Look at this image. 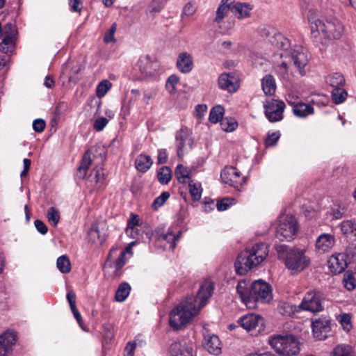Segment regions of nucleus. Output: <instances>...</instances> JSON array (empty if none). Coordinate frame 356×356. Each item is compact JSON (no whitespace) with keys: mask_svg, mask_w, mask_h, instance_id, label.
Here are the masks:
<instances>
[{"mask_svg":"<svg viewBox=\"0 0 356 356\" xmlns=\"http://www.w3.org/2000/svg\"><path fill=\"white\" fill-rule=\"evenodd\" d=\"M45 128V122L42 119H36L33 122V129L35 131L40 133Z\"/></svg>","mask_w":356,"mask_h":356,"instance_id":"obj_61","label":"nucleus"},{"mask_svg":"<svg viewBox=\"0 0 356 356\" xmlns=\"http://www.w3.org/2000/svg\"><path fill=\"white\" fill-rule=\"evenodd\" d=\"M175 175L179 182L185 183L190 177V170L182 164L177 165Z\"/></svg>","mask_w":356,"mask_h":356,"instance_id":"obj_41","label":"nucleus"},{"mask_svg":"<svg viewBox=\"0 0 356 356\" xmlns=\"http://www.w3.org/2000/svg\"><path fill=\"white\" fill-rule=\"evenodd\" d=\"M233 2L234 0H221L214 19L216 23H220L224 19L228 11L231 10L232 8L230 6Z\"/></svg>","mask_w":356,"mask_h":356,"instance_id":"obj_31","label":"nucleus"},{"mask_svg":"<svg viewBox=\"0 0 356 356\" xmlns=\"http://www.w3.org/2000/svg\"><path fill=\"white\" fill-rule=\"evenodd\" d=\"M189 192L193 201H199L202 197V188L200 183L191 180L188 184Z\"/></svg>","mask_w":356,"mask_h":356,"instance_id":"obj_39","label":"nucleus"},{"mask_svg":"<svg viewBox=\"0 0 356 356\" xmlns=\"http://www.w3.org/2000/svg\"><path fill=\"white\" fill-rule=\"evenodd\" d=\"M252 9V7L248 3L237 2L232 7L231 11L237 18L242 19L250 17Z\"/></svg>","mask_w":356,"mask_h":356,"instance_id":"obj_28","label":"nucleus"},{"mask_svg":"<svg viewBox=\"0 0 356 356\" xmlns=\"http://www.w3.org/2000/svg\"><path fill=\"white\" fill-rule=\"evenodd\" d=\"M179 79L176 75H171L168 77L166 82V88L170 93L175 92V86L178 83Z\"/></svg>","mask_w":356,"mask_h":356,"instance_id":"obj_53","label":"nucleus"},{"mask_svg":"<svg viewBox=\"0 0 356 356\" xmlns=\"http://www.w3.org/2000/svg\"><path fill=\"white\" fill-rule=\"evenodd\" d=\"M168 356H193L192 345L185 340L175 341L169 348Z\"/></svg>","mask_w":356,"mask_h":356,"instance_id":"obj_19","label":"nucleus"},{"mask_svg":"<svg viewBox=\"0 0 356 356\" xmlns=\"http://www.w3.org/2000/svg\"><path fill=\"white\" fill-rule=\"evenodd\" d=\"M346 253L350 259H353L356 257V241L348 245L346 248Z\"/></svg>","mask_w":356,"mask_h":356,"instance_id":"obj_63","label":"nucleus"},{"mask_svg":"<svg viewBox=\"0 0 356 356\" xmlns=\"http://www.w3.org/2000/svg\"><path fill=\"white\" fill-rule=\"evenodd\" d=\"M131 291V286L127 282H122L121 283L115 295V299L116 301L122 302H124L128 296L129 295Z\"/></svg>","mask_w":356,"mask_h":356,"instance_id":"obj_35","label":"nucleus"},{"mask_svg":"<svg viewBox=\"0 0 356 356\" xmlns=\"http://www.w3.org/2000/svg\"><path fill=\"white\" fill-rule=\"evenodd\" d=\"M66 264H67V255L66 254L62 255L57 259L56 266H57L58 269L63 273H67V266L65 265Z\"/></svg>","mask_w":356,"mask_h":356,"instance_id":"obj_56","label":"nucleus"},{"mask_svg":"<svg viewBox=\"0 0 356 356\" xmlns=\"http://www.w3.org/2000/svg\"><path fill=\"white\" fill-rule=\"evenodd\" d=\"M252 290L255 305L257 302H269L273 299L271 286L262 280L252 282Z\"/></svg>","mask_w":356,"mask_h":356,"instance_id":"obj_10","label":"nucleus"},{"mask_svg":"<svg viewBox=\"0 0 356 356\" xmlns=\"http://www.w3.org/2000/svg\"><path fill=\"white\" fill-rule=\"evenodd\" d=\"M157 178L162 184H167L172 178V170L168 166L162 167L157 174Z\"/></svg>","mask_w":356,"mask_h":356,"instance_id":"obj_42","label":"nucleus"},{"mask_svg":"<svg viewBox=\"0 0 356 356\" xmlns=\"http://www.w3.org/2000/svg\"><path fill=\"white\" fill-rule=\"evenodd\" d=\"M220 177L225 184L238 191L245 183V177H243L241 172L233 166L225 167L221 172Z\"/></svg>","mask_w":356,"mask_h":356,"instance_id":"obj_12","label":"nucleus"},{"mask_svg":"<svg viewBox=\"0 0 356 356\" xmlns=\"http://www.w3.org/2000/svg\"><path fill=\"white\" fill-rule=\"evenodd\" d=\"M108 122V120L106 118H99L94 122V129L97 131H100L104 129Z\"/></svg>","mask_w":356,"mask_h":356,"instance_id":"obj_57","label":"nucleus"},{"mask_svg":"<svg viewBox=\"0 0 356 356\" xmlns=\"http://www.w3.org/2000/svg\"><path fill=\"white\" fill-rule=\"evenodd\" d=\"M332 356H356V353L350 346L339 344L333 349Z\"/></svg>","mask_w":356,"mask_h":356,"instance_id":"obj_36","label":"nucleus"},{"mask_svg":"<svg viewBox=\"0 0 356 356\" xmlns=\"http://www.w3.org/2000/svg\"><path fill=\"white\" fill-rule=\"evenodd\" d=\"M322 294L318 291H310L305 293L301 303L300 310L308 311L312 313L323 310Z\"/></svg>","mask_w":356,"mask_h":356,"instance_id":"obj_9","label":"nucleus"},{"mask_svg":"<svg viewBox=\"0 0 356 356\" xmlns=\"http://www.w3.org/2000/svg\"><path fill=\"white\" fill-rule=\"evenodd\" d=\"M70 10L72 12L80 13L83 9L82 0H69Z\"/></svg>","mask_w":356,"mask_h":356,"instance_id":"obj_58","label":"nucleus"},{"mask_svg":"<svg viewBox=\"0 0 356 356\" xmlns=\"http://www.w3.org/2000/svg\"><path fill=\"white\" fill-rule=\"evenodd\" d=\"M343 284L344 287L348 291H353L356 288L355 277L352 273L348 272L343 275Z\"/></svg>","mask_w":356,"mask_h":356,"instance_id":"obj_47","label":"nucleus"},{"mask_svg":"<svg viewBox=\"0 0 356 356\" xmlns=\"http://www.w3.org/2000/svg\"><path fill=\"white\" fill-rule=\"evenodd\" d=\"M264 113L270 122H276L283 119L285 104L283 101L272 99L264 104Z\"/></svg>","mask_w":356,"mask_h":356,"instance_id":"obj_11","label":"nucleus"},{"mask_svg":"<svg viewBox=\"0 0 356 356\" xmlns=\"http://www.w3.org/2000/svg\"><path fill=\"white\" fill-rule=\"evenodd\" d=\"M238 323L252 335H257L265 328V322L262 316L254 314H248L241 316Z\"/></svg>","mask_w":356,"mask_h":356,"instance_id":"obj_7","label":"nucleus"},{"mask_svg":"<svg viewBox=\"0 0 356 356\" xmlns=\"http://www.w3.org/2000/svg\"><path fill=\"white\" fill-rule=\"evenodd\" d=\"M261 86L266 95H273L276 90V83L274 77L270 74L266 75L261 80Z\"/></svg>","mask_w":356,"mask_h":356,"instance_id":"obj_32","label":"nucleus"},{"mask_svg":"<svg viewBox=\"0 0 356 356\" xmlns=\"http://www.w3.org/2000/svg\"><path fill=\"white\" fill-rule=\"evenodd\" d=\"M196 11L195 6L192 4L191 3H188L185 5L183 9V12L181 14V17L184 18V16H191L193 15Z\"/></svg>","mask_w":356,"mask_h":356,"instance_id":"obj_59","label":"nucleus"},{"mask_svg":"<svg viewBox=\"0 0 356 356\" xmlns=\"http://www.w3.org/2000/svg\"><path fill=\"white\" fill-rule=\"evenodd\" d=\"M68 304L70 305V311L72 313L74 318L76 319L78 325L83 330H86L82 316L76 305L75 293L71 291H68Z\"/></svg>","mask_w":356,"mask_h":356,"instance_id":"obj_25","label":"nucleus"},{"mask_svg":"<svg viewBox=\"0 0 356 356\" xmlns=\"http://www.w3.org/2000/svg\"><path fill=\"white\" fill-rule=\"evenodd\" d=\"M218 86L222 90L234 92L239 88V79L234 73H222L218 78Z\"/></svg>","mask_w":356,"mask_h":356,"instance_id":"obj_17","label":"nucleus"},{"mask_svg":"<svg viewBox=\"0 0 356 356\" xmlns=\"http://www.w3.org/2000/svg\"><path fill=\"white\" fill-rule=\"evenodd\" d=\"M326 82L334 89L340 88L339 87L345 83V79L340 73H333L326 77Z\"/></svg>","mask_w":356,"mask_h":356,"instance_id":"obj_38","label":"nucleus"},{"mask_svg":"<svg viewBox=\"0 0 356 356\" xmlns=\"http://www.w3.org/2000/svg\"><path fill=\"white\" fill-rule=\"evenodd\" d=\"M268 246L266 243H259L250 248L242 251L234 263L236 273L245 275L249 270L261 264L268 255Z\"/></svg>","mask_w":356,"mask_h":356,"instance_id":"obj_3","label":"nucleus"},{"mask_svg":"<svg viewBox=\"0 0 356 356\" xmlns=\"http://www.w3.org/2000/svg\"><path fill=\"white\" fill-rule=\"evenodd\" d=\"M125 263V251H122L113 264L114 268L116 270H119L124 266Z\"/></svg>","mask_w":356,"mask_h":356,"instance_id":"obj_60","label":"nucleus"},{"mask_svg":"<svg viewBox=\"0 0 356 356\" xmlns=\"http://www.w3.org/2000/svg\"><path fill=\"white\" fill-rule=\"evenodd\" d=\"M177 69L184 74L189 73L193 68V58L188 52L180 53L177 59Z\"/></svg>","mask_w":356,"mask_h":356,"instance_id":"obj_22","label":"nucleus"},{"mask_svg":"<svg viewBox=\"0 0 356 356\" xmlns=\"http://www.w3.org/2000/svg\"><path fill=\"white\" fill-rule=\"evenodd\" d=\"M93 175L96 184L99 187H101L104 184L105 180V174L104 173L103 170L102 168H95L92 171L91 176Z\"/></svg>","mask_w":356,"mask_h":356,"instance_id":"obj_49","label":"nucleus"},{"mask_svg":"<svg viewBox=\"0 0 356 356\" xmlns=\"http://www.w3.org/2000/svg\"><path fill=\"white\" fill-rule=\"evenodd\" d=\"M112 83L107 79H104L99 83L96 88V94L98 97H102L106 95L111 89Z\"/></svg>","mask_w":356,"mask_h":356,"instance_id":"obj_45","label":"nucleus"},{"mask_svg":"<svg viewBox=\"0 0 356 356\" xmlns=\"http://www.w3.org/2000/svg\"><path fill=\"white\" fill-rule=\"evenodd\" d=\"M308 20L314 38L321 35L325 40H332L339 39L343 35V26L334 17L319 19L314 16L312 11H309Z\"/></svg>","mask_w":356,"mask_h":356,"instance_id":"obj_2","label":"nucleus"},{"mask_svg":"<svg viewBox=\"0 0 356 356\" xmlns=\"http://www.w3.org/2000/svg\"><path fill=\"white\" fill-rule=\"evenodd\" d=\"M342 234L347 238L356 237V218L345 220L340 224Z\"/></svg>","mask_w":356,"mask_h":356,"instance_id":"obj_26","label":"nucleus"},{"mask_svg":"<svg viewBox=\"0 0 356 356\" xmlns=\"http://www.w3.org/2000/svg\"><path fill=\"white\" fill-rule=\"evenodd\" d=\"M290 70V67L288 63V61L284 60L281 63V64L277 65L276 71L280 76L283 79H287L289 76V73Z\"/></svg>","mask_w":356,"mask_h":356,"instance_id":"obj_48","label":"nucleus"},{"mask_svg":"<svg viewBox=\"0 0 356 356\" xmlns=\"http://www.w3.org/2000/svg\"><path fill=\"white\" fill-rule=\"evenodd\" d=\"M165 3V0H152L149 6V12L155 14L161 10Z\"/></svg>","mask_w":356,"mask_h":356,"instance_id":"obj_51","label":"nucleus"},{"mask_svg":"<svg viewBox=\"0 0 356 356\" xmlns=\"http://www.w3.org/2000/svg\"><path fill=\"white\" fill-rule=\"evenodd\" d=\"M224 114V108L217 105L211 110L209 120L211 123H217L222 120Z\"/></svg>","mask_w":356,"mask_h":356,"instance_id":"obj_40","label":"nucleus"},{"mask_svg":"<svg viewBox=\"0 0 356 356\" xmlns=\"http://www.w3.org/2000/svg\"><path fill=\"white\" fill-rule=\"evenodd\" d=\"M331 331L330 321L326 318H320L312 322V332L315 338L323 340Z\"/></svg>","mask_w":356,"mask_h":356,"instance_id":"obj_18","label":"nucleus"},{"mask_svg":"<svg viewBox=\"0 0 356 356\" xmlns=\"http://www.w3.org/2000/svg\"><path fill=\"white\" fill-rule=\"evenodd\" d=\"M168 159V154L165 149H159L158 152L157 163L163 164L166 163Z\"/></svg>","mask_w":356,"mask_h":356,"instance_id":"obj_64","label":"nucleus"},{"mask_svg":"<svg viewBox=\"0 0 356 356\" xmlns=\"http://www.w3.org/2000/svg\"><path fill=\"white\" fill-rule=\"evenodd\" d=\"M47 218L49 224L53 227H56L60 220L59 210L54 207H51L47 210Z\"/></svg>","mask_w":356,"mask_h":356,"instance_id":"obj_43","label":"nucleus"},{"mask_svg":"<svg viewBox=\"0 0 356 356\" xmlns=\"http://www.w3.org/2000/svg\"><path fill=\"white\" fill-rule=\"evenodd\" d=\"M236 292L241 301L249 309L256 307L252 290V283L245 280H240L236 286Z\"/></svg>","mask_w":356,"mask_h":356,"instance_id":"obj_15","label":"nucleus"},{"mask_svg":"<svg viewBox=\"0 0 356 356\" xmlns=\"http://www.w3.org/2000/svg\"><path fill=\"white\" fill-rule=\"evenodd\" d=\"M279 259H282L286 267L292 274H298L310 264V259L306 255L305 250L296 247L280 245L276 247Z\"/></svg>","mask_w":356,"mask_h":356,"instance_id":"obj_4","label":"nucleus"},{"mask_svg":"<svg viewBox=\"0 0 356 356\" xmlns=\"http://www.w3.org/2000/svg\"><path fill=\"white\" fill-rule=\"evenodd\" d=\"M17 341V335L13 332H6L0 335V356H5L11 350Z\"/></svg>","mask_w":356,"mask_h":356,"instance_id":"obj_21","label":"nucleus"},{"mask_svg":"<svg viewBox=\"0 0 356 356\" xmlns=\"http://www.w3.org/2000/svg\"><path fill=\"white\" fill-rule=\"evenodd\" d=\"M271 347L279 354L293 356L300 352V343L293 335H277L269 340Z\"/></svg>","mask_w":356,"mask_h":356,"instance_id":"obj_5","label":"nucleus"},{"mask_svg":"<svg viewBox=\"0 0 356 356\" xmlns=\"http://www.w3.org/2000/svg\"><path fill=\"white\" fill-rule=\"evenodd\" d=\"M108 225L106 220L97 221L92 224L88 233V240L92 243L102 245L108 236Z\"/></svg>","mask_w":356,"mask_h":356,"instance_id":"obj_14","label":"nucleus"},{"mask_svg":"<svg viewBox=\"0 0 356 356\" xmlns=\"http://www.w3.org/2000/svg\"><path fill=\"white\" fill-rule=\"evenodd\" d=\"M138 63L140 72L146 77L154 76L159 68L158 63L148 55L140 57Z\"/></svg>","mask_w":356,"mask_h":356,"instance_id":"obj_20","label":"nucleus"},{"mask_svg":"<svg viewBox=\"0 0 356 356\" xmlns=\"http://www.w3.org/2000/svg\"><path fill=\"white\" fill-rule=\"evenodd\" d=\"M262 36L266 37L268 40L275 47L284 51L280 54L281 57H287L291 44L289 39L283 35L277 33L275 29L271 27L264 28L261 31Z\"/></svg>","mask_w":356,"mask_h":356,"instance_id":"obj_8","label":"nucleus"},{"mask_svg":"<svg viewBox=\"0 0 356 356\" xmlns=\"http://www.w3.org/2000/svg\"><path fill=\"white\" fill-rule=\"evenodd\" d=\"M152 163V160L149 156L142 154L138 156L135 161L136 169L142 172H147Z\"/></svg>","mask_w":356,"mask_h":356,"instance_id":"obj_30","label":"nucleus"},{"mask_svg":"<svg viewBox=\"0 0 356 356\" xmlns=\"http://www.w3.org/2000/svg\"><path fill=\"white\" fill-rule=\"evenodd\" d=\"M202 344L210 354L218 355L221 353L220 341L215 334L205 336Z\"/></svg>","mask_w":356,"mask_h":356,"instance_id":"obj_24","label":"nucleus"},{"mask_svg":"<svg viewBox=\"0 0 356 356\" xmlns=\"http://www.w3.org/2000/svg\"><path fill=\"white\" fill-rule=\"evenodd\" d=\"M14 45V32L11 31L10 34L4 36L2 42L0 43V51L4 54H8L13 51Z\"/></svg>","mask_w":356,"mask_h":356,"instance_id":"obj_34","label":"nucleus"},{"mask_svg":"<svg viewBox=\"0 0 356 356\" xmlns=\"http://www.w3.org/2000/svg\"><path fill=\"white\" fill-rule=\"evenodd\" d=\"M220 127L223 131L230 132L237 128L238 124L234 119L222 118L220 121Z\"/></svg>","mask_w":356,"mask_h":356,"instance_id":"obj_46","label":"nucleus"},{"mask_svg":"<svg viewBox=\"0 0 356 356\" xmlns=\"http://www.w3.org/2000/svg\"><path fill=\"white\" fill-rule=\"evenodd\" d=\"M175 139L177 153L179 157L184 156L192 149L193 140L190 130L187 128H181L177 131Z\"/></svg>","mask_w":356,"mask_h":356,"instance_id":"obj_13","label":"nucleus"},{"mask_svg":"<svg viewBox=\"0 0 356 356\" xmlns=\"http://www.w3.org/2000/svg\"><path fill=\"white\" fill-rule=\"evenodd\" d=\"M92 149L88 150L83 156L76 174V176L79 179H84L87 175L88 170L92 163Z\"/></svg>","mask_w":356,"mask_h":356,"instance_id":"obj_27","label":"nucleus"},{"mask_svg":"<svg viewBox=\"0 0 356 356\" xmlns=\"http://www.w3.org/2000/svg\"><path fill=\"white\" fill-rule=\"evenodd\" d=\"M35 227L38 232H40L42 234H45L47 231L48 228L47 225L40 220H36L34 222Z\"/></svg>","mask_w":356,"mask_h":356,"instance_id":"obj_62","label":"nucleus"},{"mask_svg":"<svg viewBox=\"0 0 356 356\" xmlns=\"http://www.w3.org/2000/svg\"><path fill=\"white\" fill-rule=\"evenodd\" d=\"M292 106L293 114L299 118H305L314 112V108L311 105L302 102L293 104Z\"/></svg>","mask_w":356,"mask_h":356,"instance_id":"obj_29","label":"nucleus"},{"mask_svg":"<svg viewBox=\"0 0 356 356\" xmlns=\"http://www.w3.org/2000/svg\"><path fill=\"white\" fill-rule=\"evenodd\" d=\"M279 312L284 316H291L300 312L299 305H294L287 302H282L278 305Z\"/></svg>","mask_w":356,"mask_h":356,"instance_id":"obj_37","label":"nucleus"},{"mask_svg":"<svg viewBox=\"0 0 356 356\" xmlns=\"http://www.w3.org/2000/svg\"><path fill=\"white\" fill-rule=\"evenodd\" d=\"M170 197V193L167 191L163 192L159 197H157L152 203V208L157 209L159 207L163 206L167 200Z\"/></svg>","mask_w":356,"mask_h":356,"instance_id":"obj_50","label":"nucleus"},{"mask_svg":"<svg viewBox=\"0 0 356 356\" xmlns=\"http://www.w3.org/2000/svg\"><path fill=\"white\" fill-rule=\"evenodd\" d=\"M179 235L175 236L172 232H168L166 234H161L158 240L163 243L166 248L174 250L176 247V241L179 239Z\"/></svg>","mask_w":356,"mask_h":356,"instance_id":"obj_33","label":"nucleus"},{"mask_svg":"<svg viewBox=\"0 0 356 356\" xmlns=\"http://www.w3.org/2000/svg\"><path fill=\"white\" fill-rule=\"evenodd\" d=\"M335 238L331 234L323 233L318 236L316 241V248L321 253L328 252L334 245Z\"/></svg>","mask_w":356,"mask_h":356,"instance_id":"obj_23","label":"nucleus"},{"mask_svg":"<svg viewBox=\"0 0 356 356\" xmlns=\"http://www.w3.org/2000/svg\"><path fill=\"white\" fill-rule=\"evenodd\" d=\"M117 30V24L113 23L110 27L108 31L105 34L104 40L106 43L114 42L115 39L114 38L115 33Z\"/></svg>","mask_w":356,"mask_h":356,"instance_id":"obj_54","label":"nucleus"},{"mask_svg":"<svg viewBox=\"0 0 356 356\" xmlns=\"http://www.w3.org/2000/svg\"><path fill=\"white\" fill-rule=\"evenodd\" d=\"M234 202V199L224 198L217 202V209L218 211H225L233 204Z\"/></svg>","mask_w":356,"mask_h":356,"instance_id":"obj_55","label":"nucleus"},{"mask_svg":"<svg viewBox=\"0 0 356 356\" xmlns=\"http://www.w3.org/2000/svg\"><path fill=\"white\" fill-rule=\"evenodd\" d=\"M348 96L347 92L341 88H334L332 91V99L333 102L338 104L344 102Z\"/></svg>","mask_w":356,"mask_h":356,"instance_id":"obj_44","label":"nucleus"},{"mask_svg":"<svg viewBox=\"0 0 356 356\" xmlns=\"http://www.w3.org/2000/svg\"><path fill=\"white\" fill-rule=\"evenodd\" d=\"M213 285L206 280L201 284L196 296H188L170 313V325L174 330H179L189 323L207 304L211 296Z\"/></svg>","mask_w":356,"mask_h":356,"instance_id":"obj_1","label":"nucleus"},{"mask_svg":"<svg viewBox=\"0 0 356 356\" xmlns=\"http://www.w3.org/2000/svg\"><path fill=\"white\" fill-rule=\"evenodd\" d=\"M289 59L293 62V66L300 74L304 76L305 74V67L307 65L309 59L302 47H298L293 49L289 56Z\"/></svg>","mask_w":356,"mask_h":356,"instance_id":"obj_16","label":"nucleus"},{"mask_svg":"<svg viewBox=\"0 0 356 356\" xmlns=\"http://www.w3.org/2000/svg\"><path fill=\"white\" fill-rule=\"evenodd\" d=\"M280 136L281 134L279 131L271 134L268 133L267 138L265 140L266 145L267 146H275L280 139Z\"/></svg>","mask_w":356,"mask_h":356,"instance_id":"obj_52","label":"nucleus"},{"mask_svg":"<svg viewBox=\"0 0 356 356\" xmlns=\"http://www.w3.org/2000/svg\"><path fill=\"white\" fill-rule=\"evenodd\" d=\"M298 231V222L292 215L282 216L276 230V238L280 241H291Z\"/></svg>","mask_w":356,"mask_h":356,"instance_id":"obj_6","label":"nucleus"}]
</instances>
